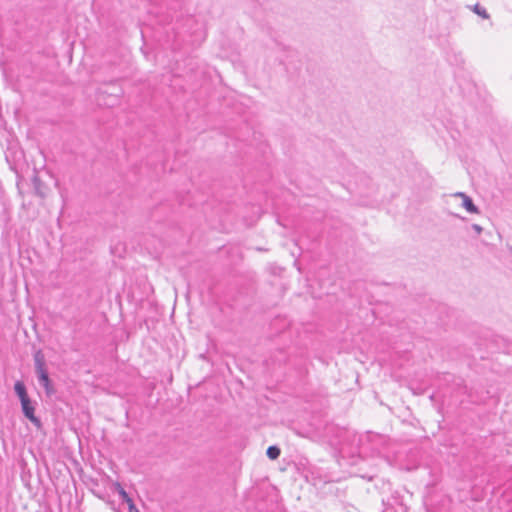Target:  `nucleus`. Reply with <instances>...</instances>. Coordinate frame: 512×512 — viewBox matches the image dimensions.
I'll return each mask as SVG.
<instances>
[{"instance_id": "1", "label": "nucleus", "mask_w": 512, "mask_h": 512, "mask_svg": "<svg viewBox=\"0 0 512 512\" xmlns=\"http://www.w3.org/2000/svg\"><path fill=\"white\" fill-rule=\"evenodd\" d=\"M34 366L35 372L39 381V384L44 387L46 394L51 395L54 393L53 386L51 384L48 371L46 368V359L42 350L35 351L34 355Z\"/></svg>"}, {"instance_id": "2", "label": "nucleus", "mask_w": 512, "mask_h": 512, "mask_svg": "<svg viewBox=\"0 0 512 512\" xmlns=\"http://www.w3.org/2000/svg\"><path fill=\"white\" fill-rule=\"evenodd\" d=\"M325 431L330 444L335 447L343 446L346 444L351 436L349 430L333 424L328 425Z\"/></svg>"}, {"instance_id": "3", "label": "nucleus", "mask_w": 512, "mask_h": 512, "mask_svg": "<svg viewBox=\"0 0 512 512\" xmlns=\"http://www.w3.org/2000/svg\"><path fill=\"white\" fill-rule=\"evenodd\" d=\"M22 406L23 414L36 426L40 425V419L35 416V408L30 398L23 399L20 401Z\"/></svg>"}, {"instance_id": "4", "label": "nucleus", "mask_w": 512, "mask_h": 512, "mask_svg": "<svg viewBox=\"0 0 512 512\" xmlns=\"http://www.w3.org/2000/svg\"><path fill=\"white\" fill-rule=\"evenodd\" d=\"M455 197L462 198V206L469 212V213H479L478 207L473 203L472 199L463 192H457L454 194Z\"/></svg>"}, {"instance_id": "5", "label": "nucleus", "mask_w": 512, "mask_h": 512, "mask_svg": "<svg viewBox=\"0 0 512 512\" xmlns=\"http://www.w3.org/2000/svg\"><path fill=\"white\" fill-rule=\"evenodd\" d=\"M32 182L35 194L40 198H45L47 187L42 183L40 178L36 175L33 177Z\"/></svg>"}, {"instance_id": "6", "label": "nucleus", "mask_w": 512, "mask_h": 512, "mask_svg": "<svg viewBox=\"0 0 512 512\" xmlns=\"http://www.w3.org/2000/svg\"><path fill=\"white\" fill-rule=\"evenodd\" d=\"M14 390L17 396L19 397L20 401L29 398L26 387L23 382L17 381L14 385Z\"/></svg>"}, {"instance_id": "7", "label": "nucleus", "mask_w": 512, "mask_h": 512, "mask_svg": "<svg viewBox=\"0 0 512 512\" xmlns=\"http://www.w3.org/2000/svg\"><path fill=\"white\" fill-rule=\"evenodd\" d=\"M281 450L278 446H269L266 454L271 460H276L280 456Z\"/></svg>"}, {"instance_id": "8", "label": "nucleus", "mask_w": 512, "mask_h": 512, "mask_svg": "<svg viewBox=\"0 0 512 512\" xmlns=\"http://www.w3.org/2000/svg\"><path fill=\"white\" fill-rule=\"evenodd\" d=\"M118 487H119V489H118V493H119V495H120V497H121L122 501H123V502H125V503H127V504H128V503H130V502H132L133 500H132V498L128 495V493H127V492H126V491H125V490H124V489H123L119 484H118Z\"/></svg>"}, {"instance_id": "9", "label": "nucleus", "mask_w": 512, "mask_h": 512, "mask_svg": "<svg viewBox=\"0 0 512 512\" xmlns=\"http://www.w3.org/2000/svg\"><path fill=\"white\" fill-rule=\"evenodd\" d=\"M473 11L484 19L489 18V14L487 13V11L484 8H482L479 4H476L474 6Z\"/></svg>"}, {"instance_id": "10", "label": "nucleus", "mask_w": 512, "mask_h": 512, "mask_svg": "<svg viewBox=\"0 0 512 512\" xmlns=\"http://www.w3.org/2000/svg\"><path fill=\"white\" fill-rule=\"evenodd\" d=\"M127 505H128V512H139V510L137 509V507L135 506L133 501L128 503Z\"/></svg>"}, {"instance_id": "11", "label": "nucleus", "mask_w": 512, "mask_h": 512, "mask_svg": "<svg viewBox=\"0 0 512 512\" xmlns=\"http://www.w3.org/2000/svg\"><path fill=\"white\" fill-rule=\"evenodd\" d=\"M472 229L477 233L481 234L483 231V228L478 224H472Z\"/></svg>"}]
</instances>
